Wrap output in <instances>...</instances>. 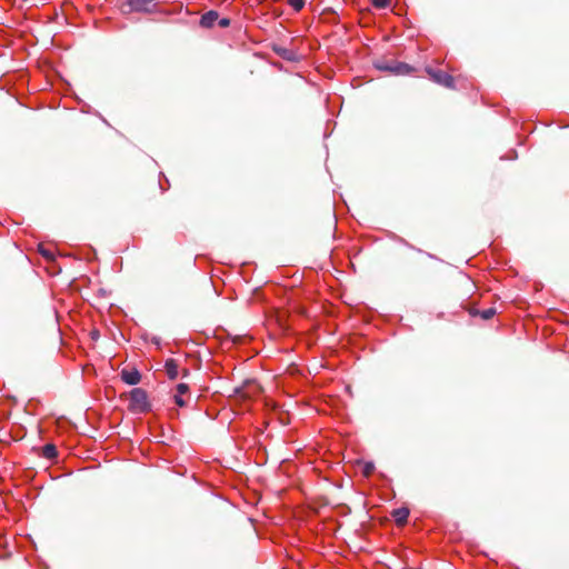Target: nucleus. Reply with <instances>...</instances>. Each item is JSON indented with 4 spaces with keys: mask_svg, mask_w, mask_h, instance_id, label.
<instances>
[{
    "mask_svg": "<svg viewBox=\"0 0 569 569\" xmlns=\"http://www.w3.org/2000/svg\"><path fill=\"white\" fill-rule=\"evenodd\" d=\"M392 517L398 526H403L409 517V509L401 507L392 511Z\"/></svg>",
    "mask_w": 569,
    "mask_h": 569,
    "instance_id": "10",
    "label": "nucleus"
},
{
    "mask_svg": "<svg viewBox=\"0 0 569 569\" xmlns=\"http://www.w3.org/2000/svg\"><path fill=\"white\" fill-rule=\"evenodd\" d=\"M164 369L170 380H176L179 376V366L174 359H167L164 362Z\"/></svg>",
    "mask_w": 569,
    "mask_h": 569,
    "instance_id": "9",
    "label": "nucleus"
},
{
    "mask_svg": "<svg viewBox=\"0 0 569 569\" xmlns=\"http://www.w3.org/2000/svg\"><path fill=\"white\" fill-rule=\"evenodd\" d=\"M58 455L57 448L52 443H48L42 447V456L47 459L56 458Z\"/></svg>",
    "mask_w": 569,
    "mask_h": 569,
    "instance_id": "12",
    "label": "nucleus"
},
{
    "mask_svg": "<svg viewBox=\"0 0 569 569\" xmlns=\"http://www.w3.org/2000/svg\"><path fill=\"white\" fill-rule=\"evenodd\" d=\"M129 411L132 413H146L151 410V402L149 401L148 393L142 388H133L129 392Z\"/></svg>",
    "mask_w": 569,
    "mask_h": 569,
    "instance_id": "2",
    "label": "nucleus"
},
{
    "mask_svg": "<svg viewBox=\"0 0 569 569\" xmlns=\"http://www.w3.org/2000/svg\"><path fill=\"white\" fill-rule=\"evenodd\" d=\"M378 70L386 71L392 74H408L412 71V67L405 62L378 60L375 63Z\"/></svg>",
    "mask_w": 569,
    "mask_h": 569,
    "instance_id": "4",
    "label": "nucleus"
},
{
    "mask_svg": "<svg viewBox=\"0 0 569 569\" xmlns=\"http://www.w3.org/2000/svg\"><path fill=\"white\" fill-rule=\"evenodd\" d=\"M287 2L296 10L300 11L305 6V0H287Z\"/></svg>",
    "mask_w": 569,
    "mask_h": 569,
    "instance_id": "16",
    "label": "nucleus"
},
{
    "mask_svg": "<svg viewBox=\"0 0 569 569\" xmlns=\"http://www.w3.org/2000/svg\"><path fill=\"white\" fill-rule=\"evenodd\" d=\"M409 247L415 252L409 262L410 271L420 279L429 280L433 278L443 264V260L415 246L409 244Z\"/></svg>",
    "mask_w": 569,
    "mask_h": 569,
    "instance_id": "1",
    "label": "nucleus"
},
{
    "mask_svg": "<svg viewBox=\"0 0 569 569\" xmlns=\"http://www.w3.org/2000/svg\"><path fill=\"white\" fill-rule=\"evenodd\" d=\"M496 313H497L496 308H488L481 312H478V311L471 312V315H480V317L483 320L491 319Z\"/></svg>",
    "mask_w": 569,
    "mask_h": 569,
    "instance_id": "13",
    "label": "nucleus"
},
{
    "mask_svg": "<svg viewBox=\"0 0 569 569\" xmlns=\"http://www.w3.org/2000/svg\"><path fill=\"white\" fill-rule=\"evenodd\" d=\"M375 471V463L373 462H365L362 467V473L365 477H369Z\"/></svg>",
    "mask_w": 569,
    "mask_h": 569,
    "instance_id": "14",
    "label": "nucleus"
},
{
    "mask_svg": "<svg viewBox=\"0 0 569 569\" xmlns=\"http://www.w3.org/2000/svg\"><path fill=\"white\" fill-rule=\"evenodd\" d=\"M158 0H126L121 4V11L123 13L132 12H152L156 10Z\"/></svg>",
    "mask_w": 569,
    "mask_h": 569,
    "instance_id": "3",
    "label": "nucleus"
},
{
    "mask_svg": "<svg viewBox=\"0 0 569 569\" xmlns=\"http://www.w3.org/2000/svg\"><path fill=\"white\" fill-rule=\"evenodd\" d=\"M273 51L279 56L281 57L282 59L284 60H288V61H297L298 60V54L296 51L289 49V48H286V47H282V46H278V44H274L272 47Z\"/></svg>",
    "mask_w": 569,
    "mask_h": 569,
    "instance_id": "8",
    "label": "nucleus"
},
{
    "mask_svg": "<svg viewBox=\"0 0 569 569\" xmlns=\"http://www.w3.org/2000/svg\"><path fill=\"white\" fill-rule=\"evenodd\" d=\"M427 72L435 82L447 88L453 87V78L449 73L433 69H428Z\"/></svg>",
    "mask_w": 569,
    "mask_h": 569,
    "instance_id": "5",
    "label": "nucleus"
},
{
    "mask_svg": "<svg viewBox=\"0 0 569 569\" xmlns=\"http://www.w3.org/2000/svg\"><path fill=\"white\" fill-rule=\"evenodd\" d=\"M260 390V386L254 381H246L240 388L234 389V395H238L240 398H249L259 393Z\"/></svg>",
    "mask_w": 569,
    "mask_h": 569,
    "instance_id": "6",
    "label": "nucleus"
},
{
    "mask_svg": "<svg viewBox=\"0 0 569 569\" xmlns=\"http://www.w3.org/2000/svg\"><path fill=\"white\" fill-rule=\"evenodd\" d=\"M182 376H183V377L189 376V370H188V369H183V370H182Z\"/></svg>",
    "mask_w": 569,
    "mask_h": 569,
    "instance_id": "21",
    "label": "nucleus"
},
{
    "mask_svg": "<svg viewBox=\"0 0 569 569\" xmlns=\"http://www.w3.org/2000/svg\"><path fill=\"white\" fill-rule=\"evenodd\" d=\"M390 3V0H372V4L378 9L387 8Z\"/></svg>",
    "mask_w": 569,
    "mask_h": 569,
    "instance_id": "17",
    "label": "nucleus"
},
{
    "mask_svg": "<svg viewBox=\"0 0 569 569\" xmlns=\"http://www.w3.org/2000/svg\"><path fill=\"white\" fill-rule=\"evenodd\" d=\"M39 252L42 257H44L48 260H53L54 258L53 253L50 250L46 249L43 244H39Z\"/></svg>",
    "mask_w": 569,
    "mask_h": 569,
    "instance_id": "15",
    "label": "nucleus"
},
{
    "mask_svg": "<svg viewBox=\"0 0 569 569\" xmlns=\"http://www.w3.org/2000/svg\"><path fill=\"white\" fill-rule=\"evenodd\" d=\"M188 390H189V386L187 383H179L177 386V392L179 395H184L186 392H188Z\"/></svg>",
    "mask_w": 569,
    "mask_h": 569,
    "instance_id": "18",
    "label": "nucleus"
},
{
    "mask_svg": "<svg viewBox=\"0 0 569 569\" xmlns=\"http://www.w3.org/2000/svg\"><path fill=\"white\" fill-rule=\"evenodd\" d=\"M218 19H219L218 12L210 10L201 17L200 24L203 28H211L214 24V22L218 21Z\"/></svg>",
    "mask_w": 569,
    "mask_h": 569,
    "instance_id": "11",
    "label": "nucleus"
},
{
    "mask_svg": "<svg viewBox=\"0 0 569 569\" xmlns=\"http://www.w3.org/2000/svg\"><path fill=\"white\" fill-rule=\"evenodd\" d=\"M218 24L221 27V28H227L230 26V19L229 18H221V19H218Z\"/></svg>",
    "mask_w": 569,
    "mask_h": 569,
    "instance_id": "19",
    "label": "nucleus"
},
{
    "mask_svg": "<svg viewBox=\"0 0 569 569\" xmlns=\"http://www.w3.org/2000/svg\"><path fill=\"white\" fill-rule=\"evenodd\" d=\"M182 395H176L174 396V402L179 406V407H184L186 406V401L182 399L181 397Z\"/></svg>",
    "mask_w": 569,
    "mask_h": 569,
    "instance_id": "20",
    "label": "nucleus"
},
{
    "mask_svg": "<svg viewBox=\"0 0 569 569\" xmlns=\"http://www.w3.org/2000/svg\"><path fill=\"white\" fill-rule=\"evenodd\" d=\"M120 376H121V380L130 386L138 385L142 378L141 373L136 368H132L130 370L122 369Z\"/></svg>",
    "mask_w": 569,
    "mask_h": 569,
    "instance_id": "7",
    "label": "nucleus"
}]
</instances>
